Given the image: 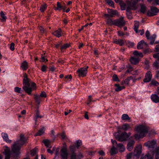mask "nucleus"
Instances as JSON below:
<instances>
[{
  "instance_id": "obj_1",
  "label": "nucleus",
  "mask_w": 159,
  "mask_h": 159,
  "mask_svg": "<svg viewBox=\"0 0 159 159\" xmlns=\"http://www.w3.org/2000/svg\"><path fill=\"white\" fill-rule=\"evenodd\" d=\"M27 142V139L22 134L20 135V139L14 142L11 147V150L12 152L16 155V159H18V155L20 154V151L21 146Z\"/></svg>"
},
{
  "instance_id": "obj_2",
  "label": "nucleus",
  "mask_w": 159,
  "mask_h": 159,
  "mask_svg": "<svg viewBox=\"0 0 159 159\" xmlns=\"http://www.w3.org/2000/svg\"><path fill=\"white\" fill-rule=\"evenodd\" d=\"M136 130L139 134L135 135V138L136 139L143 138L145 136L148 132L147 128L144 125H140L136 128Z\"/></svg>"
},
{
  "instance_id": "obj_3",
  "label": "nucleus",
  "mask_w": 159,
  "mask_h": 159,
  "mask_svg": "<svg viewBox=\"0 0 159 159\" xmlns=\"http://www.w3.org/2000/svg\"><path fill=\"white\" fill-rule=\"evenodd\" d=\"M116 139L120 142H123L125 141L129 137V136L125 132L122 133L120 135H115Z\"/></svg>"
},
{
  "instance_id": "obj_4",
  "label": "nucleus",
  "mask_w": 159,
  "mask_h": 159,
  "mask_svg": "<svg viewBox=\"0 0 159 159\" xmlns=\"http://www.w3.org/2000/svg\"><path fill=\"white\" fill-rule=\"evenodd\" d=\"M88 66H85L84 67L81 68L80 69L78 70L77 72L78 73V75L79 76H81L82 77L86 76L87 73V69L88 68Z\"/></svg>"
},
{
  "instance_id": "obj_5",
  "label": "nucleus",
  "mask_w": 159,
  "mask_h": 159,
  "mask_svg": "<svg viewBox=\"0 0 159 159\" xmlns=\"http://www.w3.org/2000/svg\"><path fill=\"white\" fill-rule=\"evenodd\" d=\"M124 18V17H121L119 19L115 20V25L120 27L124 26L125 24V22Z\"/></svg>"
},
{
  "instance_id": "obj_6",
  "label": "nucleus",
  "mask_w": 159,
  "mask_h": 159,
  "mask_svg": "<svg viewBox=\"0 0 159 159\" xmlns=\"http://www.w3.org/2000/svg\"><path fill=\"white\" fill-rule=\"evenodd\" d=\"M60 156L61 159H67L68 154L66 148H63L60 151Z\"/></svg>"
},
{
  "instance_id": "obj_7",
  "label": "nucleus",
  "mask_w": 159,
  "mask_h": 159,
  "mask_svg": "<svg viewBox=\"0 0 159 159\" xmlns=\"http://www.w3.org/2000/svg\"><path fill=\"white\" fill-rule=\"evenodd\" d=\"M159 12V10L156 7H151V10L148 11L147 15L149 16H152L155 15Z\"/></svg>"
},
{
  "instance_id": "obj_8",
  "label": "nucleus",
  "mask_w": 159,
  "mask_h": 159,
  "mask_svg": "<svg viewBox=\"0 0 159 159\" xmlns=\"http://www.w3.org/2000/svg\"><path fill=\"white\" fill-rule=\"evenodd\" d=\"M138 2V0H136L130 3L128 6L126 11H129L131 10H135L137 9L136 5Z\"/></svg>"
},
{
  "instance_id": "obj_9",
  "label": "nucleus",
  "mask_w": 159,
  "mask_h": 159,
  "mask_svg": "<svg viewBox=\"0 0 159 159\" xmlns=\"http://www.w3.org/2000/svg\"><path fill=\"white\" fill-rule=\"evenodd\" d=\"M142 149V145L140 144L137 145L135 147L134 154L135 156H139L141 153Z\"/></svg>"
},
{
  "instance_id": "obj_10",
  "label": "nucleus",
  "mask_w": 159,
  "mask_h": 159,
  "mask_svg": "<svg viewBox=\"0 0 159 159\" xmlns=\"http://www.w3.org/2000/svg\"><path fill=\"white\" fill-rule=\"evenodd\" d=\"M139 27V22L137 21H134V30L135 31L136 33H138L139 32L140 33V34L141 35H143L144 32V30L143 29L142 30H139L138 31V29Z\"/></svg>"
},
{
  "instance_id": "obj_11",
  "label": "nucleus",
  "mask_w": 159,
  "mask_h": 159,
  "mask_svg": "<svg viewBox=\"0 0 159 159\" xmlns=\"http://www.w3.org/2000/svg\"><path fill=\"white\" fill-rule=\"evenodd\" d=\"M66 8L65 5H62L59 2H57V7H55L54 10L55 11L58 10L61 11V10H62L63 11H65V10Z\"/></svg>"
},
{
  "instance_id": "obj_12",
  "label": "nucleus",
  "mask_w": 159,
  "mask_h": 159,
  "mask_svg": "<svg viewBox=\"0 0 159 159\" xmlns=\"http://www.w3.org/2000/svg\"><path fill=\"white\" fill-rule=\"evenodd\" d=\"M24 79L23 80V84L24 86H30V80L28 79L27 75L25 73L24 75Z\"/></svg>"
},
{
  "instance_id": "obj_13",
  "label": "nucleus",
  "mask_w": 159,
  "mask_h": 159,
  "mask_svg": "<svg viewBox=\"0 0 159 159\" xmlns=\"http://www.w3.org/2000/svg\"><path fill=\"white\" fill-rule=\"evenodd\" d=\"M152 74L150 71H148L146 74L145 78L143 81L144 82H149L150 81L152 78Z\"/></svg>"
},
{
  "instance_id": "obj_14",
  "label": "nucleus",
  "mask_w": 159,
  "mask_h": 159,
  "mask_svg": "<svg viewBox=\"0 0 159 159\" xmlns=\"http://www.w3.org/2000/svg\"><path fill=\"white\" fill-rule=\"evenodd\" d=\"M5 156V159H9L11 154L10 149L7 146H5L3 152Z\"/></svg>"
},
{
  "instance_id": "obj_15",
  "label": "nucleus",
  "mask_w": 159,
  "mask_h": 159,
  "mask_svg": "<svg viewBox=\"0 0 159 159\" xmlns=\"http://www.w3.org/2000/svg\"><path fill=\"white\" fill-rule=\"evenodd\" d=\"M156 143L155 141L152 140L148 141L144 143V145L148 148H153L154 147V145Z\"/></svg>"
},
{
  "instance_id": "obj_16",
  "label": "nucleus",
  "mask_w": 159,
  "mask_h": 159,
  "mask_svg": "<svg viewBox=\"0 0 159 159\" xmlns=\"http://www.w3.org/2000/svg\"><path fill=\"white\" fill-rule=\"evenodd\" d=\"M135 142L134 140H132L129 141L127 145L126 148L129 151H131L134 148Z\"/></svg>"
},
{
  "instance_id": "obj_17",
  "label": "nucleus",
  "mask_w": 159,
  "mask_h": 159,
  "mask_svg": "<svg viewBox=\"0 0 159 159\" xmlns=\"http://www.w3.org/2000/svg\"><path fill=\"white\" fill-rule=\"evenodd\" d=\"M30 86H24L23 87V89L25 92L29 95H30L31 93L33 90L32 88L30 87Z\"/></svg>"
},
{
  "instance_id": "obj_18",
  "label": "nucleus",
  "mask_w": 159,
  "mask_h": 159,
  "mask_svg": "<svg viewBox=\"0 0 159 159\" xmlns=\"http://www.w3.org/2000/svg\"><path fill=\"white\" fill-rule=\"evenodd\" d=\"M130 61L132 64L136 65L139 62V59L138 57H132L130 58Z\"/></svg>"
},
{
  "instance_id": "obj_19",
  "label": "nucleus",
  "mask_w": 159,
  "mask_h": 159,
  "mask_svg": "<svg viewBox=\"0 0 159 159\" xmlns=\"http://www.w3.org/2000/svg\"><path fill=\"white\" fill-rule=\"evenodd\" d=\"M107 12L108 14H110V17H111L115 16L118 14L117 11L113 10L111 9H108Z\"/></svg>"
},
{
  "instance_id": "obj_20",
  "label": "nucleus",
  "mask_w": 159,
  "mask_h": 159,
  "mask_svg": "<svg viewBox=\"0 0 159 159\" xmlns=\"http://www.w3.org/2000/svg\"><path fill=\"white\" fill-rule=\"evenodd\" d=\"M2 135L3 140L7 143H11V140L9 139L8 135L7 134L3 133H2Z\"/></svg>"
},
{
  "instance_id": "obj_21",
  "label": "nucleus",
  "mask_w": 159,
  "mask_h": 159,
  "mask_svg": "<svg viewBox=\"0 0 159 159\" xmlns=\"http://www.w3.org/2000/svg\"><path fill=\"white\" fill-rule=\"evenodd\" d=\"M151 98L153 102L156 103L159 102V97L156 94H152Z\"/></svg>"
},
{
  "instance_id": "obj_22",
  "label": "nucleus",
  "mask_w": 159,
  "mask_h": 159,
  "mask_svg": "<svg viewBox=\"0 0 159 159\" xmlns=\"http://www.w3.org/2000/svg\"><path fill=\"white\" fill-rule=\"evenodd\" d=\"M113 43L118 44L120 46H123L124 45L125 41L124 40L122 39H116L114 40Z\"/></svg>"
},
{
  "instance_id": "obj_23",
  "label": "nucleus",
  "mask_w": 159,
  "mask_h": 159,
  "mask_svg": "<svg viewBox=\"0 0 159 159\" xmlns=\"http://www.w3.org/2000/svg\"><path fill=\"white\" fill-rule=\"evenodd\" d=\"M20 67L23 70H26L28 68V64L27 62L26 61H24L22 63Z\"/></svg>"
},
{
  "instance_id": "obj_24",
  "label": "nucleus",
  "mask_w": 159,
  "mask_h": 159,
  "mask_svg": "<svg viewBox=\"0 0 159 159\" xmlns=\"http://www.w3.org/2000/svg\"><path fill=\"white\" fill-rule=\"evenodd\" d=\"M61 29H59L58 30L53 32L52 34H53L54 36L59 38L61 37Z\"/></svg>"
},
{
  "instance_id": "obj_25",
  "label": "nucleus",
  "mask_w": 159,
  "mask_h": 159,
  "mask_svg": "<svg viewBox=\"0 0 159 159\" xmlns=\"http://www.w3.org/2000/svg\"><path fill=\"white\" fill-rule=\"evenodd\" d=\"M118 148L119 149V152H122L124 151L125 148L124 146L122 143H119L117 145Z\"/></svg>"
},
{
  "instance_id": "obj_26",
  "label": "nucleus",
  "mask_w": 159,
  "mask_h": 159,
  "mask_svg": "<svg viewBox=\"0 0 159 159\" xmlns=\"http://www.w3.org/2000/svg\"><path fill=\"white\" fill-rule=\"evenodd\" d=\"M143 44H147L146 43L144 42V41L143 40H142L140 41L138 43L137 45V48L138 49H141L143 48Z\"/></svg>"
},
{
  "instance_id": "obj_27",
  "label": "nucleus",
  "mask_w": 159,
  "mask_h": 159,
  "mask_svg": "<svg viewBox=\"0 0 159 159\" xmlns=\"http://www.w3.org/2000/svg\"><path fill=\"white\" fill-rule=\"evenodd\" d=\"M115 86L116 87V88L115 89L116 91L118 92L121 90L122 89L125 88L124 86H120L119 84H116L115 85Z\"/></svg>"
},
{
  "instance_id": "obj_28",
  "label": "nucleus",
  "mask_w": 159,
  "mask_h": 159,
  "mask_svg": "<svg viewBox=\"0 0 159 159\" xmlns=\"http://www.w3.org/2000/svg\"><path fill=\"white\" fill-rule=\"evenodd\" d=\"M115 20H112L110 18H108L106 20V22L107 24L111 25H115Z\"/></svg>"
},
{
  "instance_id": "obj_29",
  "label": "nucleus",
  "mask_w": 159,
  "mask_h": 159,
  "mask_svg": "<svg viewBox=\"0 0 159 159\" xmlns=\"http://www.w3.org/2000/svg\"><path fill=\"white\" fill-rule=\"evenodd\" d=\"M44 133V128L43 127L42 128L39 129L38 132L35 134L34 136H41Z\"/></svg>"
},
{
  "instance_id": "obj_30",
  "label": "nucleus",
  "mask_w": 159,
  "mask_h": 159,
  "mask_svg": "<svg viewBox=\"0 0 159 159\" xmlns=\"http://www.w3.org/2000/svg\"><path fill=\"white\" fill-rule=\"evenodd\" d=\"M133 54L135 56H136L137 57H142L143 56V55L141 52H139L138 51H135L134 52Z\"/></svg>"
},
{
  "instance_id": "obj_31",
  "label": "nucleus",
  "mask_w": 159,
  "mask_h": 159,
  "mask_svg": "<svg viewBox=\"0 0 159 159\" xmlns=\"http://www.w3.org/2000/svg\"><path fill=\"white\" fill-rule=\"evenodd\" d=\"M130 128V125L129 124H125L123 125L121 129L124 130L126 131Z\"/></svg>"
},
{
  "instance_id": "obj_32",
  "label": "nucleus",
  "mask_w": 159,
  "mask_h": 159,
  "mask_svg": "<svg viewBox=\"0 0 159 159\" xmlns=\"http://www.w3.org/2000/svg\"><path fill=\"white\" fill-rule=\"evenodd\" d=\"M122 120H129L130 119V118L129 116L127 114H123L122 116Z\"/></svg>"
},
{
  "instance_id": "obj_33",
  "label": "nucleus",
  "mask_w": 159,
  "mask_h": 159,
  "mask_svg": "<svg viewBox=\"0 0 159 159\" xmlns=\"http://www.w3.org/2000/svg\"><path fill=\"white\" fill-rule=\"evenodd\" d=\"M156 35L155 34H154L151 37H149V39H150L151 40L150 42V44L152 45L153 44L154 42L155 39L156 38Z\"/></svg>"
},
{
  "instance_id": "obj_34",
  "label": "nucleus",
  "mask_w": 159,
  "mask_h": 159,
  "mask_svg": "<svg viewBox=\"0 0 159 159\" xmlns=\"http://www.w3.org/2000/svg\"><path fill=\"white\" fill-rule=\"evenodd\" d=\"M34 98L35 100H36V102L38 104H39L40 101L41 97L40 96L37 94H34Z\"/></svg>"
},
{
  "instance_id": "obj_35",
  "label": "nucleus",
  "mask_w": 159,
  "mask_h": 159,
  "mask_svg": "<svg viewBox=\"0 0 159 159\" xmlns=\"http://www.w3.org/2000/svg\"><path fill=\"white\" fill-rule=\"evenodd\" d=\"M37 148H35L30 151V155L32 157H33L36 154Z\"/></svg>"
},
{
  "instance_id": "obj_36",
  "label": "nucleus",
  "mask_w": 159,
  "mask_h": 159,
  "mask_svg": "<svg viewBox=\"0 0 159 159\" xmlns=\"http://www.w3.org/2000/svg\"><path fill=\"white\" fill-rule=\"evenodd\" d=\"M0 16L2 19H1V21L2 22H4L6 21V20L7 19V17L5 16V15L3 11H1L0 13Z\"/></svg>"
},
{
  "instance_id": "obj_37",
  "label": "nucleus",
  "mask_w": 159,
  "mask_h": 159,
  "mask_svg": "<svg viewBox=\"0 0 159 159\" xmlns=\"http://www.w3.org/2000/svg\"><path fill=\"white\" fill-rule=\"evenodd\" d=\"M110 152L111 155L116 154L117 153V152L116 150V149L114 146H113L112 148H111Z\"/></svg>"
},
{
  "instance_id": "obj_38",
  "label": "nucleus",
  "mask_w": 159,
  "mask_h": 159,
  "mask_svg": "<svg viewBox=\"0 0 159 159\" xmlns=\"http://www.w3.org/2000/svg\"><path fill=\"white\" fill-rule=\"evenodd\" d=\"M47 7V5L45 4H43L41 5L40 8V10L42 12H43Z\"/></svg>"
},
{
  "instance_id": "obj_39",
  "label": "nucleus",
  "mask_w": 159,
  "mask_h": 159,
  "mask_svg": "<svg viewBox=\"0 0 159 159\" xmlns=\"http://www.w3.org/2000/svg\"><path fill=\"white\" fill-rule=\"evenodd\" d=\"M43 143H44L45 145L47 147H49L50 141L48 139L44 140L43 141Z\"/></svg>"
},
{
  "instance_id": "obj_40",
  "label": "nucleus",
  "mask_w": 159,
  "mask_h": 159,
  "mask_svg": "<svg viewBox=\"0 0 159 159\" xmlns=\"http://www.w3.org/2000/svg\"><path fill=\"white\" fill-rule=\"evenodd\" d=\"M70 45L68 43L64 44V45L61 46V51L64 49H66L70 47Z\"/></svg>"
},
{
  "instance_id": "obj_41",
  "label": "nucleus",
  "mask_w": 159,
  "mask_h": 159,
  "mask_svg": "<svg viewBox=\"0 0 159 159\" xmlns=\"http://www.w3.org/2000/svg\"><path fill=\"white\" fill-rule=\"evenodd\" d=\"M126 14L127 17L129 19H132V14L131 13L130 11H127L126 10Z\"/></svg>"
},
{
  "instance_id": "obj_42",
  "label": "nucleus",
  "mask_w": 159,
  "mask_h": 159,
  "mask_svg": "<svg viewBox=\"0 0 159 159\" xmlns=\"http://www.w3.org/2000/svg\"><path fill=\"white\" fill-rule=\"evenodd\" d=\"M75 144L76 145V147L77 148H78L82 144V141L80 140H78L76 141Z\"/></svg>"
},
{
  "instance_id": "obj_43",
  "label": "nucleus",
  "mask_w": 159,
  "mask_h": 159,
  "mask_svg": "<svg viewBox=\"0 0 159 159\" xmlns=\"http://www.w3.org/2000/svg\"><path fill=\"white\" fill-rule=\"evenodd\" d=\"M132 76H130L127 78L124 81V83L127 85H128L129 83V81L132 79Z\"/></svg>"
},
{
  "instance_id": "obj_44",
  "label": "nucleus",
  "mask_w": 159,
  "mask_h": 159,
  "mask_svg": "<svg viewBox=\"0 0 159 159\" xmlns=\"http://www.w3.org/2000/svg\"><path fill=\"white\" fill-rule=\"evenodd\" d=\"M70 150L71 153H75L76 151L75 147L74 146H71L70 147Z\"/></svg>"
},
{
  "instance_id": "obj_45",
  "label": "nucleus",
  "mask_w": 159,
  "mask_h": 159,
  "mask_svg": "<svg viewBox=\"0 0 159 159\" xmlns=\"http://www.w3.org/2000/svg\"><path fill=\"white\" fill-rule=\"evenodd\" d=\"M21 91L22 90L21 88H19L18 87H16L14 88V91L16 93H21Z\"/></svg>"
},
{
  "instance_id": "obj_46",
  "label": "nucleus",
  "mask_w": 159,
  "mask_h": 159,
  "mask_svg": "<svg viewBox=\"0 0 159 159\" xmlns=\"http://www.w3.org/2000/svg\"><path fill=\"white\" fill-rule=\"evenodd\" d=\"M153 65L154 67L158 69L159 67V61H156L153 63Z\"/></svg>"
},
{
  "instance_id": "obj_47",
  "label": "nucleus",
  "mask_w": 159,
  "mask_h": 159,
  "mask_svg": "<svg viewBox=\"0 0 159 159\" xmlns=\"http://www.w3.org/2000/svg\"><path fill=\"white\" fill-rule=\"evenodd\" d=\"M106 1L108 5L112 7H114V3L111 0H106Z\"/></svg>"
},
{
  "instance_id": "obj_48",
  "label": "nucleus",
  "mask_w": 159,
  "mask_h": 159,
  "mask_svg": "<svg viewBox=\"0 0 159 159\" xmlns=\"http://www.w3.org/2000/svg\"><path fill=\"white\" fill-rule=\"evenodd\" d=\"M42 117V116L39 115V112L38 110H37V112L36 116H35V121L36 122L37 121V119L38 118H41Z\"/></svg>"
},
{
  "instance_id": "obj_49",
  "label": "nucleus",
  "mask_w": 159,
  "mask_h": 159,
  "mask_svg": "<svg viewBox=\"0 0 159 159\" xmlns=\"http://www.w3.org/2000/svg\"><path fill=\"white\" fill-rule=\"evenodd\" d=\"M146 10V7L144 5L141 6L140 11L143 13H144Z\"/></svg>"
},
{
  "instance_id": "obj_50",
  "label": "nucleus",
  "mask_w": 159,
  "mask_h": 159,
  "mask_svg": "<svg viewBox=\"0 0 159 159\" xmlns=\"http://www.w3.org/2000/svg\"><path fill=\"white\" fill-rule=\"evenodd\" d=\"M113 80L115 81H119V78L116 75L114 74L113 76Z\"/></svg>"
},
{
  "instance_id": "obj_51",
  "label": "nucleus",
  "mask_w": 159,
  "mask_h": 159,
  "mask_svg": "<svg viewBox=\"0 0 159 159\" xmlns=\"http://www.w3.org/2000/svg\"><path fill=\"white\" fill-rule=\"evenodd\" d=\"M76 153H71L70 158L71 159H76Z\"/></svg>"
},
{
  "instance_id": "obj_52",
  "label": "nucleus",
  "mask_w": 159,
  "mask_h": 159,
  "mask_svg": "<svg viewBox=\"0 0 159 159\" xmlns=\"http://www.w3.org/2000/svg\"><path fill=\"white\" fill-rule=\"evenodd\" d=\"M14 45L15 44L14 43H11L10 47V49L12 51H13L14 50Z\"/></svg>"
},
{
  "instance_id": "obj_53",
  "label": "nucleus",
  "mask_w": 159,
  "mask_h": 159,
  "mask_svg": "<svg viewBox=\"0 0 159 159\" xmlns=\"http://www.w3.org/2000/svg\"><path fill=\"white\" fill-rule=\"evenodd\" d=\"M153 57L158 60L159 61V53L154 54L153 55Z\"/></svg>"
},
{
  "instance_id": "obj_54",
  "label": "nucleus",
  "mask_w": 159,
  "mask_h": 159,
  "mask_svg": "<svg viewBox=\"0 0 159 159\" xmlns=\"http://www.w3.org/2000/svg\"><path fill=\"white\" fill-rule=\"evenodd\" d=\"M39 30H40L41 33L42 34H43L46 31V30L42 26L39 27Z\"/></svg>"
},
{
  "instance_id": "obj_55",
  "label": "nucleus",
  "mask_w": 159,
  "mask_h": 159,
  "mask_svg": "<svg viewBox=\"0 0 159 159\" xmlns=\"http://www.w3.org/2000/svg\"><path fill=\"white\" fill-rule=\"evenodd\" d=\"M150 35V34L148 30H147L145 33V35L146 37L148 39H149V36Z\"/></svg>"
},
{
  "instance_id": "obj_56",
  "label": "nucleus",
  "mask_w": 159,
  "mask_h": 159,
  "mask_svg": "<svg viewBox=\"0 0 159 159\" xmlns=\"http://www.w3.org/2000/svg\"><path fill=\"white\" fill-rule=\"evenodd\" d=\"M151 84L153 85L157 86L159 85L158 82H157L156 81L152 80V81Z\"/></svg>"
},
{
  "instance_id": "obj_57",
  "label": "nucleus",
  "mask_w": 159,
  "mask_h": 159,
  "mask_svg": "<svg viewBox=\"0 0 159 159\" xmlns=\"http://www.w3.org/2000/svg\"><path fill=\"white\" fill-rule=\"evenodd\" d=\"M40 96L42 98H46L47 96L46 93L44 92H42Z\"/></svg>"
},
{
  "instance_id": "obj_58",
  "label": "nucleus",
  "mask_w": 159,
  "mask_h": 159,
  "mask_svg": "<svg viewBox=\"0 0 159 159\" xmlns=\"http://www.w3.org/2000/svg\"><path fill=\"white\" fill-rule=\"evenodd\" d=\"M31 83V88H32V89L33 90L35 89L36 87V84L34 82H32Z\"/></svg>"
},
{
  "instance_id": "obj_59",
  "label": "nucleus",
  "mask_w": 159,
  "mask_h": 159,
  "mask_svg": "<svg viewBox=\"0 0 159 159\" xmlns=\"http://www.w3.org/2000/svg\"><path fill=\"white\" fill-rule=\"evenodd\" d=\"M132 155V153L127 154L126 156V159H131Z\"/></svg>"
},
{
  "instance_id": "obj_60",
  "label": "nucleus",
  "mask_w": 159,
  "mask_h": 159,
  "mask_svg": "<svg viewBox=\"0 0 159 159\" xmlns=\"http://www.w3.org/2000/svg\"><path fill=\"white\" fill-rule=\"evenodd\" d=\"M98 153L100 155L104 156L105 155V153L102 150H100L98 152Z\"/></svg>"
},
{
  "instance_id": "obj_61",
  "label": "nucleus",
  "mask_w": 159,
  "mask_h": 159,
  "mask_svg": "<svg viewBox=\"0 0 159 159\" xmlns=\"http://www.w3.org/2000/svg\"><path fill=\"white\" fill-rule=\"evenodd\" d=\"M46 61H47L48 60L47 59H45L44 57L43 56V55H42L41 56V61L42 62H44Z\"/></svg>"
},
{
  "instance_id": "obj_62",
  "label": "nucleus",
  "mask_w": 159,
  "mask_h": 159,
  "mask_svg": "<svg viewBox=\"0 0 159 159\" xmlns=\"http://www.w3.org/2000/svg\"><path fill=\"white\" fill-rule=\"evenodd\" d=\"M147 159H153V156L152 155H150L149 154H147Z\"/></svg>"
},
{
  "instance_id": "obj_63",
  "label": "nucleus",
  "mask_w": 159,
  "mask_h": 159,
  "mask_svg": "<svg viewBox=\"0 0 159 159\" xmlns=\"http://www.w3.org/2000/svg\"><path fill=\"white\" fill-rule=\"evenodd\" d=\"M41 70L43 72L46 71V67L45 65H43L42 67Z\"/></svg>"
},
{
  "instance_id": "obj_64",
  "label": "nucleus",
  "mask_w": 159,
  "mask_h": 159,
  "mask_svg": "<svg viewBox=\"0 0 159 159\" xmlns=\"http://www.w3.org/2000/svg\"><path fill=\"white\" fill-rule=\"evenodd\" d=\"M65 78L66 80L68 79H72V76L71 75H67L65 76Z\"/></svg>"
}]
</instances>
